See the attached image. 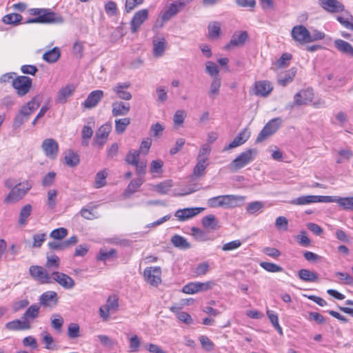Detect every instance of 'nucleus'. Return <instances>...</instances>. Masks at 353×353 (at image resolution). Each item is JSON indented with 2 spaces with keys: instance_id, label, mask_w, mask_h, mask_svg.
Wrapping results in <instances>:
<instances>
[{
  "instance_id": "nucleus-1",
  "label": "nucleus",
  "mask_w": 353,
  "mask_h": 353,
  "mask_svg": "<svg viewBox=\"0 0 353 353\" xmlns=\"http://www.w3.org/2000/svg\"><path fill=\"white\" fill-rule=\"evenodd\" d=\"M41 99V96L40 94H37L32 97V99L25 105L21 106L13 122V127L14 128L21 127L23 123L28 120L29 117L40 106Z\"/></svg>"
},
{
  "instance_id": "nucleus-2",
  "label": "nucleus",
  "mask_w": 353,
  "mask_h": 353,
  "mask_svg": "<svg viewBox=\"0 0 353 353\" xmlns=\"http://www.w3.org/2000/svg\"><path fill=\"white\" fill-rule=\"evenodd\" d=\"M257 154L256 149H248L238 155L229 165L228 168L235 172L252 162Z\"/></svg>"
},
{
  "instance_id": "nucleus-3",
  "label": "nucleus",
  "mask_w": 353,
  "mask_h": 353,
  "mask_svg": "<svg viewBox=\"0 0 353 353\" xmlns=\"http://www.w3.org/2000/svg\"><path fill=\"white\" fill-rule=\"evenodd\" d=\"M32 185L28 181H24L15 185L4 199V203H15L24 197L32 188Z\"/></svg>"
},
{
  "instance_id": "nucleus-4",
  "label": "nucleus",
  "mask_w": 353,
  "mask_h": 353,
  "mask_svg": "<svg viewBox=\"0 0 353 353\" xmlns=\"http://www.w3.org/2000/svg\"><path fill=\"white\" fill-rule=\"evenodd\" d=\"M119 298L117 295L110 296L106 303L99 308V316L104 321L110 319V314L117 312L119 310Z\"/></svg>"
},
{
  "instance_id": "nucleus-5",
  "label": "nucleus",
  "mask_w": 353,
  "mask_h": 353,
  "mask_svg": "<svg viewBox=\"0 0 353 353\" xmlns=\"http://www.w3.org/2000/svg\"><path fill=\"white\" fill-rule=\"evenodd\" d=\"M29 272L30 276L41 284H50L52 283L51 273L43 266L31 265Z\"/></svg>"
},
{
  "instance_id": "nucleus-6",
  "label": "nucleus",
  "mask_w": 353,
  "mask_h": 353,
  "mask_svg": "<svg viewBox=\"0 0 353 353\" xmlns=\"http://www.w3.org/2000/svg\"><path fill=\"white\" fill-rule=\"evenodd\" d=\"M12 85L19 97H23L32 88V81L26 76H19L12 80Z\"/></svg>"
},
{
  "instance_id": "nucleus-7",
  "label": "nucleus",
  "mask_w": 353,
  "mask_h": 353,
  "mask_svg": "<svg viewBox=\"0 0 353 353\" xmlns=\"http://www.w3.org/2000/svg\"><path fill=\"white\" fill-rule=\"evenodd\" d=\"M292 39L299 43L303 45L312 42L311 33L303 25H297L292 28L291 31Z\"/></svg>"
},
{
  "instance_id": "nucleus-8",
  "label": "nucleus",
  "mask_w": 353,
  "mask_h": 353,
  "mask_svg": "<svg viewBox=\"0 0 353 353\" xmlns=\"http://www.w3.org/2000/svg\"><path fill=\"white\" fill-rule=\"evenodd\" d=\"M216 285L213 281L207 282H191L185 285L182 288V292L185 294H192L199 292H204L212 289Z\"/></svg>"
},
{
  "instance_id": "nucleus-9",
  "label": "nucleus",
  "mask_w": 353,
  "mask_h": 353,
  "mask_svg": "<svg viewBox=\"0 0 353 353\" xmlns=\"http://www.w3.org/2000/svg\"><path fill=\"white\" fill-rule=\"evenodd\" d=\"M282 123V119L279 117L274 118L268 122L256 138V142L259 143L265 140L267 137L272 135L279 128Z\"/></svg>"
},
{
  "instance_id": "nucleus-10",
  "label": "nucleus",
  "mask_w": 353,
  "mask_h": 353,
  "mask_svg": "<svg viewBox=\"0 0 353 353\" xmlns=\"http://www.w3.org/2000/svg\"><path fill=\"white\" fill-rule=\"evenodd\" d=\"M52 280L56 281L62 288L66 290H71L75 285L74 279L66 274L58 271L51 272Z\"/></svg>"
},
{
  "instance_id": "nucleus-11",
  "label": "nucleus",
  "mask_w": 353,
  "mask_h": 353,
  "mask_svg": "<svg viewBox=\"0 0 353 353\" xmlns=\"http://www.w3.org/2000/svg\"><path fill=\"white\" fill-rule=\"evenodd\" d=\"M45 155L50 159H55L59 152V144L54 139H46L41 145Z\"/></svg>"
},
{
  "instance_id": "nucleus-12",
  "label": "nucleus",
  "mask_w": 353,
  "mask_h": 353,
  "mask_svg": "<svg viewBox=\"0 0 353 353\" xmlns=\"http://www.w3.org/2000/svg\"><path fill=\"white\" fill-rule=\"evenodd\" d=\"M145 281L153 286H157L161 282V270L160 267H150L144 270Z\"/></svg>"
},
{
  "instance_id": "nucleus-13",
  "label": "nucleus",
  "mask_w": 353,
  "mask_h": 353,
  "mask_svg": "<svg viewBox=\"0 0 353 353\" xmlns=\"http://www.w3.org/2000/svg\"><path fill=\"white\" fill-rule=\"evenodd\" d=\"M217 199L221 200L219 205H223L224 208H233L240 206L244 201L245 197L239 195L217 196Z\"/></svg>"
},
{
  "instance_id": "nucleus-14",
  "label": "nucleus",
  "mask_w": 353,
  "mask_h": 353,
  "mask_svg": "<svg viewBox=\"0 0 353 353\" xmlns=\"http://www.w3.org/2000/svg\"><path fill=\"white\" fill-rule=\"evenodd\" d=\"M41 23L61 24L64 22V18L59 13L52 11L50 9L44 8L42 14L39 16Z\"/></svg>"
},
{
  "instance_id": "nucleus-15",
  "label": "nucleus",
  "mask_w": 353,
  "mask_h": 353,
  "mask_svg": "<svg viewBox=\"0 0 353 353\" xmlns=\"http://www.w3.org/2000/svg\"><path fill=\"white\" fill-rule=\"evenodd\" d=\"M148 10L147 9H142L137 12L131 21L130 28L132 33L137 32L140 28L141 26L148 19Z\"/></svg>"
},
{
  "instance_id": "nucleus-16",
  "label": "nucleus",
  "mask_w": 353,
  "mask_h": 353,
  "mask_svg": "<svg viewBox=\"0 0 353 353\" xmlns=\"http://www.w3.org/2000/svg\"><path fill=\"white\" fill-rule=\"evenodd\" d=\"M248 37L247 31L236 32L232 36L230 42L225 46V49L230 50L236 47H241L245 44Z\"/></svg>"
},
{
  "instance_id": "nucleus-17",
  "label": "nucleus",
  "mask_w": 353,
  "mask_h": 353,
  "mask_svg": "<svg viewBox=\"0 0 353 353\" xmlns=\"http://www.w3.org/2000/svg\"><path fill=\"white\" fill-rule=\"evenodd\" d=\"M111 130L112 126L108 123L101 125L96 132L94 140V144L97 145L99 148H102L105 143Z\"/></svg>"
},
{
  "instance_id": "nucleus-18",
  "label": "nucleus",
  "mask_w": 353,
  "mask_h": 353,
  "mask_svg": "<svg viewBox=\"0 0 353 353\" xmlns=\"http://www.w3.org/2000/svg\"><path fill=\"white\" fill-rule=\"evenodd\" d=\"M204 210L203 208H188L178 210L174 216L180 221H184L199 214Z\"/></svg>"
},
{
  "instance_id": "nucleus-19",
  "label": "nucleus",
  "mask_w": 353,
  "mask_h": 353,
  "mask_svg": "<svg viewBox=\"0 0 353 353\" xmlns=\"http://www.w3.org/2000/svg\"><path fill=\"white\" fill-rule=\"evenodd\" d=\"M250 136V132L246 128L243 129L234 137L231 143L223 148V150L227 151L243 145L247 141Z\"/></svg>"
},
{
  "instance_id": "nucleus-20",
  "label": "nucleus",
  "mask_w": 353,
  "mask_h": 353,
  "mask_svg": "<svg viewBox=\"0 0 353 353\" xmlns=\"http://www.w3.org/2000/svg\"><path fill=\"white\" fill-rule=\"evenodd\" d=\"M313 97L314 92L312 88L301 90L294 95V103L296 105H306L312 101Z\"/></svg>"
},
{
  "instance_id": "nucleus-21",
  "label": "nucleus",
  "mask_w": 353,
  "mask_h": 353,
  "mask_svg": "<svg viewBox=\"0 0 353 353\" xmlns=\"http://www.w3.org/2000/svg\"><path fill=\"white\" fill-rule=\"evenodd\" d=\"M319 6L327 12L336 13L344 10V6L337 0H319Z\"/></svg>"
},
{
  "instance_id": "nucleus-22",
  "label": "nucleus",
  "mask_w": 353,
  "mask_h": 353,
  "mask_svg": "<svg viewBox=\"0 0 353 353\" xmlns=\"http://www.w3.org/2000/svg\"><path fill=\"white\" fill-rule=\"evenodd\" d=\"M103 92L100 90H96L91 92L82 105L86 109H91L97 106L98 103L103 97Z\"/></svg>"
},
{
  "instance_id": "nucleus-23",
  "label": "nucleus",
  "mask_w": 353,
  "mask_h": 353,
  "mask_svg": "<svg viewBox=\"0 0 353 353\" xmlns=\"http://www.w3.org/2000/svg\"><path fill=\"white\" fill-rule=\"evenodd\" d=\"M273 87L268 81H259L254 84V93L257 96L266 97L272 90Z\"/></svg>"
},
{
  "instance_id": "nucleus-24",
  "label": "nucleus",
  "mask_w": 353,
  "mask_h": 353,
  "mask_svg": "<svg viewBox=\"0 0 353 353\" xmlns=\"http://www.w3.org/2000/svg\"><path fill=\"white\" fill-rule=\"evenodd\" d=\"M5 327L9 330L18 331L29 330L31 327L29 321L22 319L21 320L16 319L6 323Z\"/></svg>"
},
{
  "instance_id": "nucleus-25",
  "label": "nucleus",
  "mask_w": 353,
  "mask_h": 353,
  "mask_svg": "<svg viewBox=\"0 0 353 353\" xmlns=\"http://www.w3.org/2000/svg\"><path fill=\"white\" fill-rule=\"evenodd\" d=\"M130 86V83L128 82L119 83L113 88V91L119 99L128 101L132 99V94L126 90Z\"/></svg>"
},
{
  "instance_id": "nucleus-26",
  "label": "nucleus",
  "mask_w": 353,
  "mask_h": 353,
  "mask_svg": "<svg viewBox=\"0 0 353 353\" xmlns=\"http://www.w3.org/2000/svg\"><path fill=\"white\" fill-rule=\"evenodd\" d=\"M39 303L45 307L50 306L52 304L57 305L58 303L57 292L54 291H48L43 293L39 297Z\"/></svg>"
},
{
  "instance_id": "nucleus-27",
  "label": "nucleus",
  "mask_w": 353,
  "mask_h": 353,
  "mask_svg": "<svg viewBox=\"0 0 353 353\" xmlns=\"http://www.w3.org/2000/svg\"><path fill=\"white\" fill-rule=\"evenodd\" d=\"M207 159H197V163L194 168L193 173L191 175V179L194 180L196 178L202 177L205 174V169L207 168L208 163H206Z\"/></svg>"
},
{
  "instance_id": "nucleus-28",
  "label": "nucleus",
  "mask_w": 353,
  "mask_h": 353,
  "mask_svg": "<svg viewBox=\"0 0 353 353\" xmlns=\"http://www.w3.org/2000/svg\"><path fill=\"white\" fill-rule=\"evenodd\" d=\"M144 179L142 177H137L132 179L126 189L124 190L123 195L125 198H130L143 183Z\"/></svg>"
},
{
  "instance_id": "nucleus-29",
  "label": "nucleus",
  "mask_w": 353,
  "mask_h": 353,
  "mask_svg": "<svg viewBox=\"0 0 353 353\" xmlns=\"http://www.w3.org/2000/svg\"><path fill=\"white\" fill-rule=\"evenodd\" d=\"M334 46L341 53L353 58V46L347 41L341 39H336Z\"/></svg>"
},
{
  "instance_id": "nucleus-30",
  "label": "nucleus",
  "mask_w": 353,
  "mask_h": 353,
  "mask_svg": "<svg viewBox=\"0 0 353 353\" xmlns=\"http://www.w3.org/2000/svg\"><path fill=\"white\" fill-rule=\"evenodd\" d=\"M130 110V106L128 103L117 102L112 104V113L114 117L125 116L128 114Z\"/></svg>"
},
{
  "instance_id": "nucleus-31",
  "label": "nucleus",
  "mask_w": 353,
  "mask_h": 353,
  "mask_svg": "<svg viewBox=\"0 0 353 353\" xmlns=\"http://www.w3.org/2000/svg\"><path fill=\"white\" fill-rule=\"evenodd\" d=\"M182 8L183 7L179 6L178 1L172 3L168 8V9L163 13L161 17L162 20L163 21H168L172 17L176 15Z\"/></svg>"
},
{
  "instance_id": "nucleus-32",
  "label": "nucleus",
  "mask_w": 353,
  "mask_h": 353,
  "mask_svg": "<svg viewBox=\"0 0 353 353\" xmlns=\"http://www.w3.org/2000/svg\"><path fill=\"white\" fill-rule=\"evenodd\" d=\"M298 276L305 282H316L318 281V276L316 273L307 269H301L298 272Z\"/></svg>"
},
{
  "instance_id": "nucleus-33",
  "label": "nucleus",
  "mask_w": 353,
  "mask_h": 353,
  "mask_svg": "<svg viewBox=\"0 0 353 353\" xmlns=\"http://www.w3.org/2000/svg\"><path fill=\"white\" fill-rule=\"evenodd\" d=\"M74 91V87L72 85H68L62 88L57 95V101L59 103H65L67 99L70 97Z\"/></svg>"
},
{
  "instance_id": "nucleus-34",
  "label": "nucleus",
  "mask_w": 353,
  "mask_h": 353,
  "mask_svg": "<svg viewBox=\"0 0 353 353\" xmlns=\"http://www.w3.org/2000/svg\"><path fill=\"white\" fill-rule=\"evenodd\" d=\"M61 52L59 48L54 47L43 54V59L48 63H55L60 57Z\"/></svg>"
},
{
  "instance_id": "nucleus-35",
  "label": "nucleus",
  "mask_w": 353,
  "mask_h": 353,
  "mask_svg": "<svg viewBox=\"0 0 353 353\" xmlns=\"http://www.w3.org/2000/svg\"><path fill=\"white\" fill-rule=\"evenodd\" d=\"M60 266V259L58 256L52 254L47 256V261L45 265V268L48 271L51 273L55 269H58Z\"/></svg>"
},
{
  "instance_id": "nucleus-36",
  "label": "nucleus",
  "mask_w": 353,
  "mask_h": 353,
  "mask_svg": "<svg viewBox=\"0 0 353 353\" xmlns=\"http://www.w3.org/2000/svg\"><path fill=\"white\" fill-rule=\"evenodd\" d=\"M39 310L40 305L38 304H32L26 310L21 319H24L27 321L34 319L39 316Z\"/></svg>"
},
{
  "instance_id": "nucleus-37",
  "label": "nucleus",
  "mask_w": 353,
  "mask_h": 353,
  "mask_svg": "<svg viewBox=\"0 0 353 353\" xmlns=\"http://www.w3.org/2000/svg\"><path fill=\"white\" fill-rule=\"evenodd\" d=\"M336 19L345 28L353 30V17L348 12L338 16Z\"/></svg>"
},
{
  "instance_id": "nucleus-38",
  "label": "nucleus",
  "mask_w": 353,
  "mask_h": 353,
  "mask_svg": "<svg viewBox=\"0 0 353 353\" xmlns=\"http://www.w3.org/2000/svg\"><path fill=\"white\" fill-rule=\"evenodd\" d=\"M171 243L177 248L186 250L190 248V244L182 236L175 234L171 238Z\"/></svg>"
},
{
  "instance_id": "nucleus-39",
  "label": "nucleus",
  "mask_w": 353,
  "mask_h": 353,
  "mask_svg": "<svg viewBox=\"0 0 353 353\" xmlns=\"http://www.w3.org/2000/svg\"><path fill=\"white\" fill-rule=\"evenodd\" d=\"M166 41L162 37L159 41H153V54L154 57H161L165 50Z\"/></svg>"
},
{
  "instance_id": "nucleus-40",
  "label": "nucleus",
  "mask_w": 353,
  "mask_h": 353,
  "mask_svg": "<svg viewBox=\"0 0 353 353\" xmlns=\"http://www.w3.org/2000/svg\"><path fill=\"white\" fill-rule=\"evenodd\" d=\"M221 84V79L219 77H214L210 84V90L208 92L210 98L214 99L219 95Z\"/></svg>"
},
{
  "instance_id": "nucleus-41",
  "label": "nucleus",
  "mask_w": 353,
  "mask_h": 353,
  "mask_svg": "<svg viewBox=\"0 0 353 353\" xmlns=\"http://www.w3.org/2000/svg\"><path fill=\"white\" fill-rule=\"evenodd\" d=\"M264 208L262 201H253L249 203L246 207V212L249 214H256L261 212Z\"/></svg>"
},
{
  "instance_id": "nucleus-42",
  "label": "nucleus",
  "mask_w": 353,
  "mask_h": 353,
  "mask_svg": "<svg viewBox=\"0 0 353 353\" xmlns=\"http://www.w3.org/2000/svg\"><path fill=\"white\" fill-rule=\"evenodd\" d=\"M32 210V208L30 204H27L21 209L19 219V223L21 225H24L27 223L28 219L31 214Z\"/></svg>"
},
{
  "instance_id": "nucleus-43",
  "label": "nucleus",
  "mask_w": 353,
  "mask_h": 353,
  "mask_svg": "<svg viewBox=\"0 0 353 353\" xmlns=\"http://www.w3.org/2000/svg\"><path fill=\"white\" fill-rule=\"evenodd\" d=\"M202 225L203 227L210 228L212 230H217L219 228L215 216L213 214H209L204 216L202 219Z\"/></svg>"
},
{
  "instance_id": "nucleus-44",
  "label": "nucleus",
  "mask_w": 353,
  "mask_h": 353,
  "mask_svg": "<svg viewBox=\"0 0 353 353\" xmlns=\"http://www.w3.org/2000/svg\"><path fill=\"white\" fill-rule=\"evenodd\" d=\"M23 17L21 14L17 13H11L5 15L3 17L2 21L6 24L17 26L20 23Z\"/></svg>"
},
{
  "instance_id": "nucleus-45",
  "label": "nucleus",
  "mask_w": 353,
  "mask_h": 353,
  "mask_svg": "<svg viewBox=\"0 0 353 353\" xmlns=\"http://www.w3.org/2000/svg\"><path fill=\"white\" fill-rule=\"evenodd\" d=\"M337 203L343 210H353V196H338Z\"/></svg>"
},
{
  "instance_id": "nucleus-46",
  "label": "nucleus",
  "mask_w": 353,
  "mask_h": 353,
  "mask_svg": "<svg viewBox=\"0 0 353 353\" xmlns=\"http://www.w3.org/2000/svg\"><path fill=\"white\" fill-rule=\"evenodd\" d=\"M314 195H304L296 198L290 201L291 204L296 205H305L314 203Z\"/></svg>"
},
{
  "instance_id": "nucleus-47",
  "label": "nucleus",
  "mask_w": 353,
  "mask_h": 353,
  "mask_svg": "<svg viewBox=\"0 0 353 353\" xmlns=\"http://www.w3.org/2000/svg\"><path fill=\"white\" fill-rule=\"evenodd\" d=\"M208 29L210 38L216 39L220 36L221 25L219 22L214 21L209 23Z\"/></svg>"
},
{
  "instance_id": "nucleus-48",
  "label": "nucleus",
  "mask_w": 353,
  "mask_h": 353,
  "mask_svg": "<svg viewBox=\"0 0 353 353\" xmlns=\"http://www.w3.org/2000/svg\"><path fill=\"white\" fill-rule=\"evenodd\" d=\"M65 161L68 166L74 167L79 163V157L72 150H68L65 156Z\"/></svg>"
},
{
  "instance_id": "nucleus-49",
  "label": "nucleus",
  "mask_w": 353,
  "mask_h": 353,
  "mask_svg": "<svg viewBox=\"0 0 353 353\" xmlns=\"http://www.w3.org/2000/svg\"><path fill=\"white\" fill-rule=\"evenodd\" d=\"M130 123V119L125 117L115 120V131L117 134H122L125 132L128 125Z\"/></svg>"
},
{
  "instance_id": "nucleus-50",
  "label": "nucleus",
  "mask_w": 353,
  "mask_h": 353,
  "mask_svg": "<svg viewBox=\"0 0 353 353\" xmlns=\"http://www.w3.org/2000/svg\"><path fill=\"white\" fill-rule=\"evenodd\" d=\"M173 186L172 180L164 181L156 185H154L155 190L161 194H168L170 188Z\"/></svg>"
},
{
  "instance_id": "nucleus-51",
  "label": "nucleus",
  "mask_w": 353,
  "mask_h": 353,
  "mask_svg": "<svg viewBox=\"0 0 353 353\" xmlns=\"http://www.w3.org/2000/svg\"><path fill=\"white\" fill-rule=\"evenodd\" d=\"M93 134V130L92 128L89 125H84L81 131V137H82V145L84 146H88L89 144V139L92 137Z\"/></svg>"
},
{
  "instance_id": "nucleus-52",
  "label": "nucleus",
  "mask_w": 353,
  "mask_h": 353,
  "mask_svg": "<svg viewBox=\"0 0 353 353\" xmlns=\"http://www.w3.org/2000/svg\"><path fill=\"white\" fill-rule=\"evenodd\" d=\"M111 257L116 258L117 257V251L114 249H111L109 251H105V250L101 249L98 256L97 259L99 261H106L110 259Z\"/></svg>"
},
{
  "instance_id": "nucleus-53",
  "label": "nucleus",
  "mask_w": 353,
  "mask_h": 353,
  "mask_svg": "<svg viewBox=\"0 0 353 353\" xmlns=\"http://www.w3.org/2000/svg\"><path fill=\"white\" fill-rule=\"evenodd\" d=\"M107 176L108 174L105 170L98 172L95 177V188H100L105 186L106 184Z\"/></svg>"
},
{
  "instance_id": "nucleus-54",
  "label": "nucleus",
  "mask_w": 353,
  "mask_h": 353,
  "mask_svg": "<svg viewBox=\"0 0 353 353\" xmlns=\"http://www.w3.org/2000/svg\"><path fill=\"white\" fill-rule=\"evenodd\" d=\"M335 275L340 280L339 281V283L353 285V277L350 274L346 272H337L335 273Z\"/></svg>"
},
{
  "instance_id": "nucleus-55",
  "label": "nucleus",
  "mask_w": 353,
  "mask_h": 353,
  "mask_svg": "<svg viewBox=\"0 0 353 353\" xmlns=\"http://www.w3.org/2000/svg\"><path fill=\"white\" fill-rule=\"evenodd\" d=\"M295 76V72L293 71H288L285 72L283 75H280L278 79V83L279 85L282 86L287 85L289 83L292 81L294 77Z\"/></svg>"
},
{
  "instance_id": "nucleus-56",
  "label": "nucleus",
  "mask_w": 353,
  "mask_h": 353,
  "mask_svg": "<svg viewBox=\"0 0 353 353\" xmlns=\"http://www.w3.org/2000/svg\"><path fill=\"white\" fill-rule=\"evenodd\" d=\"M68 235V230L65 228H59L52 230L50 237L55 240H62Z\"/></svg>"
},
{
  "instance_id": "nucleus-57",
  "label": "nucleus",
  "mask_w": 353,
  "mask_h": 353,
  "mask_svg": "<svg viewBox=\"0 0 353 353\" xmlns=\"http://www.w3.org/2000/svg\"><path fill=\"white\" fill-rule=\"evenodd\" d=\"M260 266L269 272H279L283 271V268L270 262H261Z\"/></svg>"
},
{
  "instance_id": "nucleus-58",
  "label": "nucleus",
  "mask_w": 353,
  "mask_h": 353,
  "mask_svg": "<svg viewBox=\"0 0 353 353\" xmlns=\"http://www.w3.org/2000/svg\"><path fill=\"white\" fill-rule=\"evenodd\" d=\"M139 150H130L125 157V161L128 164L134 165L139 161Z\"/></svg>"
},
{
  "instance_id": "nucleus-59",
  "label": "nucleus",
  "mask_w": 353,
  "mask_h": 353,
  "mask_svg": "<svg viewBox=\"0 0 353 353\" xmlns=\"http://www.w3.org/2000/svg\"><path fill=\"white\" fill-rule=\"evenodd\" d=\"M205 71L212 77H218L219 70L218 66L213 61H207L205 63Z\"/></svg>"
},
{
  "instance_id": "nucleus-60",
  "label": "nucleus",
  "mask_w": 353,
  "mask_h": 353,
  "mask_svg": "<svg viewBox=\"0 0 353 353\" xmlns=\"http://www.w3.org/2000/svg\"><path fill=\"white\" fill-rule=\"evenodd\" d=\"M292 59V54L289 53H283L281 57L276 61V65L279 68H285L289 64V61Z\"/></svg>"
},
{
  "instance_id": "nucleus-61",
  "label": "nucleus",
  "mask_w": 353,
  "mask_h": 353,
  "mask_svg": "<svg viewBox=\"0 0 353 353\" xmlns=\"http://www.w3.org/2000/svg\"><path fill=\"white\" fill-rule=\"evenodd\" d=\"M186 117V112L185 110H177L173 117V121L175 125H181L183 123L184 119Z\"/></svg>"
},
{
  "instance_id": "nucleus-62",
  "label": "nucleus",
  "mask_w": 353,
  "mask_h": 353,
  "mask_svg": "<svg viewBox=\"0 0 353 353\" xmlns=\"http://www.w3.org/2000/svg\"><path fill=\"white\" fill-rule=\"evenodd\" d=\"M57 191L56 190H50L48 192L47 205L50 209H53L56 205Z\"/></svg>"
},
{
  "instance_id": "nucleus-63",
  "label": "nucleus",
  "mask_w": 353,
  "mask_h": 353,
  "mask_svg": "<svg viewBox=\"0 0 353 353\" xmlns=\"http://www.w3.org/2000/svg\"><path fill=\"white\" fill-rule=\"evenodd\" d=\"M136 167V173L138 177L143 176L146 172L147 163L145 161H139L136 164L134 165Z\"/></svg>"
},
{
  "instance_id": "nucleus-64",
  "label": "nucleus",
  "mask_w": 353,
  "mask_h": 353,
  "mask_svg": "<svg viewBox=\"0 0 353 353\" xmlns=\"http://www.w3.org/2000/svg\"><path fill=\"white\" fill-rule=\"evenodd\" d=\"M56 173L54 172H50L46 175H45L42 179L41 184L43 187H50L51 186L55 179Z\"/></svg>"
}]
</instances>
